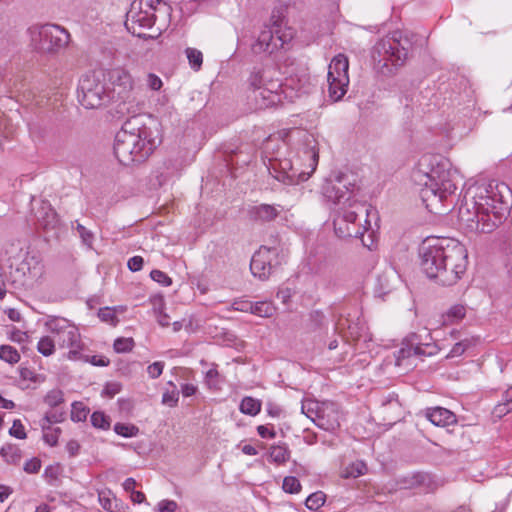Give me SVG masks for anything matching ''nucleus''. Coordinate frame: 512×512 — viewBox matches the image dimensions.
I'll return each mask as SVG.
<instances>
[{
    "instance_id": "obj_1",
    "label": "nucleus",
    "mask_w": 512,
    "mask_h": 512,
    "mask_svg": "<svg viewBox=\"0 0 512 512\" xmlns=\"http://www.w3.org/2000/svg\"><path fill=\"white\" fill-rule=\"evenodd\" d=\"M289 140L293 141V146L280 136L268 137L263 143V154L273 178L287 185H295L308 180L315 172L319 143L316 135L301 130H293Z\"/></svg>"
},
{
    "instance_id": "obj_2",
    "label": "nucleus",
    "mask_w": 512,
    "mask_h": 512,
    "mask_svg": "<svg viewBox=\"0 0 512 512\" xmlns=\"http://www.w3.org/2000/svg\"><path fill=\"white\" fill-rule=\"evenodd\" d=\"M512 190L499 180H481L468 188L458 217L469 229L491 233L507 218Z\"/></svg>"
},
{
    "instance_id": "obj_3",
    "label": "nucleus",
    "mask_w": 512,
    "mask_h": 512,
    "mask_svg": "<svg viewBox=\"0 0 512 512\" xmlns=\"http://www.w3.org/2000/svg\"><path fill=\"white\" fill-rule=\"evenodd\" d=\"M419 256L427 277L445 286L457 283L468 266L466 247L453 238H426L419 248Z\"/></svg>"
},
{
    "instance_id": "obj_4",
    "label": "nucleus",
    "mask_w": 512,
    "mask_h": 512,
    "mask_svg": "<svg viewBox=\"0 0 512 512\" xmlns=\"http://www.w3.org/2000/svg\"><path fill=\"white\" fill-rule=\"evenodd\" d=\"M412 180L422 186L421 198L434 213H442L439 205L452 198L461 180L457 169L440 155H423L412 172Z\"/></svg>"
},
{
    "instance_id": "obj_5",
    "label": "nucleus",
    "mask_w": 512,
    "mask_h": 512,
    "mask_svg": "<svg viewBox=\"0 0 512 512\" xmlns=\"http://www.w3.org/2000/svg\"><path fill=\"white\" fill-rule=\"evenodd\" d=\"M324 195L334 204L339 206V214L334 219V229L341 237L361 238L362 243L370 248L364 240V234L373 231L371 221L377 226L378 216L376 210L356 198L355 192L346 188L343 190L338 185H326Z\"/></svg>"
},
{
    "instance_id": "obj_6",
    "label": "nucleus",
    "mask_w": 512,
    "mask_h": 512,
    "mask_svg": "<svg viewBox=\"0 0 512 512\" xmlns=\"http://www.w3.org/2000/svg\"><path fill=\"white\" fill-rule=\"evenodd\" d=\"M157 123L143 122L142 117H133L126 121L117 132L114 142V154L123 165L146 160L160 144Z\"/></svg>"
},
{
    "instance_id": "obj_7",
    "label": "nucleus",
    "mask_w": 512,
    "mask_h": 512,
    "mask_svg": "<svg viewBox=\"0 0 512 512\" xmlns=\"http://www.w3.org/2000/svg\"><path fill=\"white\" fill-rule=\"evenodd\" d=\"M102 77L107 82V89L112 104H115L120 113L134 112L136 103L135 85L130 72L123 67L112 68Z\"/></svg>"
},
{
    "instance_id": "obj_8",
    "label": "nucleus",
    "mask_w": 512,
    "mask_h": 512,
    "mask_svg": "<svg viewBox=\"0 0 512 512\" xmlns=\"http://www.w3.org/2000/svg\"><path fill=\"white\" fill-rule=\"evenodd\" d=\"M44 327L55 339L60 349H66L65 357L71 361L83 358L85 343L78 327L63 317L50 316L44 322Z\"/></svg>"
},
{
    "instance_id": "obj_9",
    "label": "nucleus",
    "mask_w": 512,
    "mask_h": 512,
    "mask_svg": "<svg viewBox=\"0 0 512 512\" xmlns=\"http://www.w3.org/2000/svg\"><path fill=\"white\" fill-rule=\"evenodd\" d=\"M407 59V50L394 37L378 41L372 50V60L375 68L383 75H391L402 66Z\"/></svg>"
},
{
    "instance_id": "obj_10",
    "label": "nucleus",
    "mask_w": 512,
    "mask_h": 512,
    "mask_svg": "<svg viewBox=\"0 0 512 512\" xmlns=\"http://www.w3.org/2000/svg\"><path fill=\"white\" fill-rule=\"evenodd\" d=\"M249 98L258 109L281 103V83L274 80L269 71L252 73L248 79Z\"/></svg>"
},
{
    "instance_id": "obj_11",
    "label": "nucleus",
    "mask_w": 512,
    "mask_h": 512,
    "mask_svg": "<svg viewBox=\"0 0 512 512\" xmlns=\"http://www.w3.org/2000/svg\"><path fill=\"white\" fill-rule=\"evenodd\" d=\"M78 100L86 109L112 104L102 72L84 75L78 86Z\"/></svg>"
},
{
    "instance_id": "obj_12",
    "label": "nucleus",
    "mask_w": 512,
    "mask_h": 512,
    "mask_svg": "<svg viewBox=\"0 0 512 512\" xmlns=\"http://www.w3.org/2000/svg\"><path fill=\"white\" fill-rule=\"evenodd\" d=\"M29 33L32 46L40 53H56L69 42V33L55 24L33 26Z\"/></svg>"
},
{
    "instance_id": "obj_13",
    "label": "nucleus",
    "mask_w": 512,
    "mask_h": 512,
    "mask_svg": "<svg viewBox=\"0 0 512 512\" xmlns=\"http://www.w3.org/2000/svg\"><path fill=\"white\" fill-rule=\"evenodd\" d=\"M301 409L308 418L323 430L334 431L340 426L341 415L338 406L334 402L305 399L302 402Z\"/></svg>"
},
{
    "instance_id": "obj_14",
    "label": "nucleus",
    "mask_w": 512,
    "mask_h": 512,
    "mask_svg": "<svg viewBox=\"0 0 512 512\" xmlns=\"http://www.w3.org/2000/svg\"><path fill=\"white\" fill-rule=\"evenodd\" d=\"M349 62L344 54L336 55L330 62L327 74L328 96L333 102L340 101L349 86Z\"/></svg>"
},
{
    "instance_id": "obj_15",
    "label": "nucleus",
    "mask_w": 512,
    "mask_h": 512,
    "mask_svg": "<svg viewBox=\"0 0 512 512\" xmlns=\"http://www.w3.org/2000/svg\"><path fill=\"white\" fill-rule=\"evenodd\" d=\"M160 0H134L127 13L126 26L136 33V26L151 28L156 21L155 12Z\"/></svg>"
},
{
    "instance_id": "obj_16",
    "label": "nucleus",
    "mask_w": 512,
    "mask_h": 512,
    "mask_svg": "<svg viewBox=\"0 0 512 512\" xmlns=\"http://www.w3.org/2000/svg\"><path fill=\"white\" fill-rule=\"evenodd\" d=\"M293 38L291 29L281 32L279 29L273 31L265 29L261 31L256 43L253 46L255 52L273 53L274 51L283 48Z\"/></svg>"
},
{
    "instance_id": "obj_17",
    "label": "nucleus",
    "mask_w": 512,
    "mask_h": 512,
    "mask_svg": "<svg viewBox=\"0 0 512 512\" xmlns=\"http://www.w3.org/2000/svg\"><path fill=\"white\" fill-rule=\"evenodd\" d=\"M277 254V249L261 246L251 259L250 270L252 274L260 280H266L271 274L273 261Z\"/></svg>"
},
{
    "instance_id": "obj_18",
    "label": "nucleus",
    "mask_w": 512,
    "mask_h": 512,
    "mask_svg": "<svg viewBox=\"0 0 512 512\" xmlns=\"http://www.w3.org/2000/svg\"><path fill=\"white\" fill-rule=\"evenodd\" d=\"M425 354L426 351L423 346L403 342L402 347L396 354V365L404 371L412 370L417 366L418 359Z\"/></svg>"
},
{
    "instance_id": "obj_19",
    "label": "nucleus",
    "mask_w": 512,
    "mask_h": 512,
    "mask_svg": "<svg viewBox=\"0 0 512 512\" xmlns=\"http://www.w3.org/2000/svg\"><path fill=\"white\" fill-rule=\"evenodd\" d=\"M18 271L24 275L27 274L26 279L22 283L23 286L32 287L44 276V264L35 256L26 257L21 263Z\"/></svg>"
},
{
    "instance_id": "obj_20",
    "label": "nucleus",
    "mask_w": 512,
    "mask_h": 512,
    "mask_svg": "<svg viewBox=\"0 0 512 512\" xmlns=\"http://www.w3.org/2000/svg\"><path fill=\"white\" fill-rule=\"evenodd\" d=\"M282 212L280 205L272 204H256L248 209L249 218L252 221L260 223H268L274 221Z\"/></svg>"
},
{
    "instance_id": "obj_21",
    "label": "nucleus",
    "mask_w": 512,
    "mask_h": 512,
    "mask_svg": "<svg viewBox=\"0 0 512 512\" xmlns=\"http://www.w3.org/2000/svg\"><path fill=\"white\" fill-rule=\"evenodd\" d=\"M98 501L101 507L108 512H125L124 504L108 488L98 490Z\"/></svg>"
},
{
    "instance_id": "obj_22",
    "label": "nucleus",
    "mask_w": 512,
    "mask_h": 512,
    "mask_svg": "<svg viewBox=\"0 0 512 512\" xmlns=\"http://www.w3.org/2000/svg\"><path fill=\"white\" fill-rule=\"evenodd\" d=\"M427 418L436 426H448L456 422L455 415L446 408L435 407L427 411Z\"/></svg>"
},
{
    "instance_id": "obj_23",
    "label": "nucleus",
    "mask_w": 512,
    "mask_h": 512,
    "mask_svg": "<svg viewBox=\"0 0 512 512\" xmlns=\"http://www.w3.org/2000/svg\"><path fill=\"white\" fill-rule=\"evenodd\" d=\"M37 217L43 228L46 230L55 229L59 224L56 212L48 203L42 204Z\"/></svg>"
},
{
    "instance_id": "obj_24",
    "label": "nucleus",
    "mask_w": 512,
    "mask_h": 512,
    "mask_svg": "<svg viewBox=\"0 0 512 512\" xmlns=\"http://www.w3.org/2000/svg\"><path fill=\"white\" fill-rule=\"evenodd\" d=\"M467 313V307L463 304L452 305L445 313L442 314L443 325H453L462 321Z\"/></svg>"
},
{
    "instance_id": "obj_25",
    "label": "nucleus",
    "mask_w": 512,
    "mask_h": 512,
    "mask_svg": "<svg viewBox=\"0 0 512 512\" xmlns=\"http://www.w3.org/2000/svg\"><path fill=\"white\" fill-rule=\"evenodd\" d=\"M399 276L396 271L389 269L378 277V287L380 294H387L392 291L399 283Z\"/></svg>"
},
{
    "instance_id": "obj_26",
    "label": "nucleus",
    "mask_w": 512,
    "mask_h": 512,
    "mask_svg": "<svg viewBox=\"0 0 512 512\" xmlns=\"http://www.w3.org/2000/svg\"><path fill=\"white\" fill-rule=\"evenodd\" d=\"M347 336L351 337L359 344L361 341L364 343L371 342L372 337L367 331L366 327L360 323H351L347 327Z\"/></svg>"
},
{
    "instance_id": "obj_27",
    "label": "nucleus",
    "mask_w": 512,
    "mask_h": 512,
    "mask_svg": "<svg viewBox=\"0 0 512 512\" xmlns=\"http://www.w3.org/2000/svg\"><path fill=\"white\" fill-rule=\"evenodd\" d=\"M367 472L366 464L361 460H356L346 466H342L340 470V476L342 478H357L364 475Z\"/></svg>"
},
{
    "instance_id": "obj_28",
    "label": "nucleus",
    "mask_w": 512,
    "mask_h": 512,
    "mask_svg": "<svg viewBox=\"0 0 512 512\" xmlns=\"http://www.w3.org/2000/svg\"><path fill=\"white\" fill-rule=\"evenodd\" d=\"M125 311L126 308L124 306L104 307L98 311V317L102 322L115 326L118 323L117 314L124 313Z\"/></svg>"
},
{
    "instance_id": "obj_29",
    "label": "nucleus",
    "mask_w": 512,
    "mask_h": 512,
    "mask_svg": "<svg viewBox=\"0 0 512 512\" xmlns=\"http://www.w3.org/2000/svg\"><path fill=\"white\" fill-rule=\"evenodd\" d=\"M36 349L44 357L52 356L56 352V342L54 337L51 334L40 337L37 342Z\"/></svg>"
},
{
    "instance_id": "obj_30",
    "label": "nucleus",
    "mask_w": 512,
    "mask_h": 512,
    "mask_svg": "<svg viewBox=\"0 0 512 512\" xmlns=\"http://www.w3.org/2000/svg\"><path fill=\"white\" fill-rule=\"evenodd\" d=\"M262 403L253 397H244L240 402L239 409L243 414L256 416L261 411Z\"/></svg>"
},
{
    "instance_id": "obj_31",
    "label": "nucleus",
    "mask_w": 512,
    "mask_h": 512,
    "mask_svg": "<svg viewBox=\"0 0 512 512\" xmlns=\"http://www.w3.org/2000/svg\"><path fill=\"white\" fill-rule=\"evenodd\" d=\"M0 455L9 464H18L22 458L20 448L12 444L3 446L0 450Z\"/></svg>"
},
{
    "instance_id": "obj_32",
    "label": "nucleus",
    "mask_w": 512,
    "mask_h": 512,
    "mask_svg": "<svg viewBox=\"0 0 512 512\" xmlns=\"http://www.w3.org/2000/svg\"><path fill=\"white\" fill-rule=\"evenodd\" d=\"M185 55L190 68L195 72L200 71L203 64V53L196 48L188 47L185 49Z\"/></svg>"
},
{
    "instance_id": "obj_33",
    "label": "nucleus",
    "mask_w": 512,
    "mask_h": 512,
    "mask_svg": "<svg viewBox=\"0 0 512 512\" xmlns=\"http://www.w3.org/2000/svg\"><path fill=\"white\" fill-rule=\"evenodd\" d=\"M289 456V450L284 445H273L269 450V459L278 465L284 464Z\"/></svg>"
},
{
    "instance_id": "obj_34",
    "label": "nucleus",
    "mask_w": 512,
    "mask_h": 512,
    "mask_svg": "<svg viewBox=\"0 0 512 512\" xmlns=\"http://www.w3.org/2000/svg\"><path fill=\"white\" fill-rule=\"evenodd\" d=\"M275 306L268 301H261L252 304V314L260 317H271L275 313Z\"/></svg>"
},
{
    "instance_id": "obj_35",
    "label": "nucleus",
    "mask_w": 512,
    "mask_h": 512,
    "mask_svg": "<svg viewBox=\"0 0 512 512\" xmlns=\"http://www.w3.org/2000/svg\"><path fill=\"white\" fill-rule=\"evenodd\" d=\"M0 359L9 363L16 364L20 361V354L16 348L10 345L0 346Z\"/></svg>"
},
{
    "instance_id": "obj_36",
    "label": "nucleus",
    "mask_w": 512,
    "mask_h": 512,
    "mask_svg": "<svg viewBox=\"0 0 512 512\" xmlns=\"http://www.w3.org/2000/svg\"><path fill=\"white\" fill-rule=\"evenodd\" d=\"M89 410L82 402H74L71 407V420L81 422L87 418Z\"/></svg>"
},
{
    "instance_id": "obj_37",
    "label": "nucleus",
    "mask_w": 512,
    "mask_h": 512,
    "mask_svg": "<svg viewBox=\"0 0 512 512\" xmlns=\"http://www.w3.org/2000/svg\"><path fill=\"white\" fill-rule=\"evenodd\" d=\"M325 503V494L323 492H315L309 495L305 501V505L309 510L316 511Z\"/></svg>"
},
{
    "instance_id": "obj_38",
    "label": "nucleus",
    "mask_w": 512,
    "mask_h": 512,
    "mask_svg": "<svg viewBox=\"0 0 512 512\" xmlns=\"http://www.w3.org/2000/svg\"><path fill=\"white\" fill-rule=\"evenodd\" d=\"M44 402L49 407H57L64 402V394L60 389L50 390L44 397Z\"/></svg>"
},
{
    "instance_id": "obj_39",
    "label": "nucleus",
    "mask_w": 512,
    "mask_h": 512,
    "mask_svg": "<svg viewBox=\"0 0 512 512\" xmlns=\"http://www.w3.org/2000/svg\"><path fill=\"white\" fill-rule=\"evenodd\" d=\"M114 431L118 435L126 438L135 437L139 433V429L135 425L123 423H116L114 426Z\"/></svg>"
},
{
    "instance_id": "obj_40",
    "label": "nucleus",
    "mask_w": 512,
    "mask_h": 512,
    "mask_svg": "<svg viewBox=\"0 0 512 512\" xmlns=\"http://www.w3.org/2000/svg\"><path fill=\"white\" fill-rule=\"evenodd\" d=\"M61 434V429L58 427H47L43 430V440L51 447L57 445L58 439Z\"/></svg>"
},
{
    "instance_id": "obj_41",
    "label": "nucleus",
    "mask_w": 512,
    "mask_h": 512,
    "mask_svg": "<svg viewBox=\"0 0 512 512\" xmlns=\"http://www.w3.org/2000/svg\"><path fill=\"white\" fill-rule=\"evenodd\" d=\"M282 488L286 493L296 494L301 490V484L296 477L287 476L283 479Z\"/></svg>"
},
{
    "instance_id": "obj_42",
    "label": "nucleus",
    "mask_w": 512,
    "mask_h": 512,
    "mask_svg": "<svg viewBox=\"0 0 512 512\" xmlns=\"http://www.w3.org/2000/svg\"><path fill=\"white\" fill-rule=\"evenodd\" d=\"M169 384L173 387V390L163 393L162 403L169 407H175L179 400V392L176 390V386L173 382H169Z\"/></svg>"
},
{
    "instance_id": "obj_43",
    "label": "nucleus",
    "mask_w": 512,
    "mask_h": 512,
    "mask_svg": "<svg viewBox=\"0 0 512 512\" xmlns=\"http://www.w3.org/2000/svg\"><path fill=\"white\" fill-rule=\"evenodd\" d=\"M91 423L94 427L106 430L110 427V420L103 412H94L91 415Z\"/></svg>"
},
{
    "instance_id": "obj_44",
    "label": "nucleus",
    "mask_w": 512,
    "mask_h": 512,
    "mask_svg": "<svg viewBox=\"0 0 512 512\" xmlns=\"http://www.w3.org/2000/svg\"><path fill=\"white\" fill-rule=\"evenodd\" d=\"M205 383L209 389L218 390L220 388L219 373L217 369L211 368L206 372Z\"/></svg>"
},
{
    "instance_id": "obj_45",
    "label": "nucleus",
    "mask_w": 512,
    "mask_h": 512,
    "mask_svg": "<svg viewBox=\"0 0 512 512\" xmlns=\"http://www.w3.org/2000/svg\"><path fill=\"white\" fill-rule=\"evenodd\" d=\"M134 341L132 338H118L114 342V349L118 353H125L132 350Z\"/></svg>"
},
{
    "instance_id": "obj_46",
    "label": "nucleus",
    "mask_w": 512,
    "mask_h": 512,
    "mask_svg": "<svg viewBox=\"0 0 512 512\" xmlns=\"http://www.w3.org/2000/svg\"><path fill=\"white\" fill-rule=\"evenodd\" d=\"M150 277L155 282H157L163 286H166V287L170 286L172 284L171 278L161 270H157V269L152 270L150 273Z\"/></svg>"
},
{
    "instance_id": "obj_47",
    "label": "nucleus",
    "mask_w": 512,
    "mask_h": 512,
    "mask_svg": "<svg viewBox=\"0 0 512 512\" xmlns=\"http://www.w3.org/2000/svg\"><path fill=\"white\" fill-rule=\"evenodd\" d=\"M9 434L17 439H25L27 437L25 428L19 419L13 421Z\"/></svg>"
},
{
    "instance_id": "obj_48",
    "label": "nucleus",
    "mask_w": 512,
    "mask_h": 512,
    "mask_svg": "<svg viewBox=\"0 0 512 512\" xmlns=\"http://www.w3.org/2000/svg\"><path fill=\"white\" fill-rule=\"evenodd\" d=\"M78 361L87 362L99 367H104L109 364V360L107 358L99 355L88 356L83 354V358L79 359Z\"/></svg>"
},
{
    "instance_id": "obj_49",
    "label": "nucleus",
    "mask_w": 512,
    "mask_h": 512,
    "mask_svg": "<svg viewBox=\"0 0 512 512\" xmlns=\"http://www.w3.org/2000/svg\"><path fill=\"white\" fill-rule=\"evenodd\" d=\"M178 509V504L174 500L164 499L157 504V512H175Z\"/></svg>"
},
{
    "instance_id": "obj_50",
    "label": "nucleus",
    "mask_w": 512,
    "mask_h": 512,
    "mask_svg": "<svg viewBox=\"0 0 512 512\" xmlns=\"http://www.w3.org/2000/svg\"><path fill=\"white\" fill-rule=\"evenodd\" d=\"M150 302L152 304L153 313H154L155 317L157 315H161L162 313H164L165 303H164V299L162 296H160V295L153 296L150 298Z\"/></svg>"
},
{
    "instance_id": "obj_51",
    "label": "nucleus",
    "mask_w": 512,
    "mask_h": 512,
    "mask_svg": "<svg viewBox=\"0 0 512 512\" xmlns=\"http://www.w3.org/2000/svg\"><path fill=\"white\" fill-rule=\"evenodd\" d=\"M40 468H41V461H40V459H38L36 457L27 460L23 467L24 471L28 474L37 473V472H39Z\"/></svg>"
},
{
    "instance_id": "obj_52",
    "label": "nucleus",
    "mask_w": 512,
    "mask_h": 512,
    "mask_svg": "<svg viewBox=\"0 0 512 512\" xmlns=\"http://www.w3.org/2000/svg\"><path fill=\"white\" fill-rule=\"evenodd\" d=\"M79 236L81 237L84 244L91 246L93 235L92 233L86 229L82 224L78 223L76 227Z\"/></svg>"
},
{
    "instance_id": "obj_53",
    "label": "nucleus",
    "mask_w": 512,
    "mask_h": 512,
    "mask_svg": "<svg viewBox=\"0 0 512 512\" xmlns=\"http://www.w3.org/2000/svg\"><path fill=\"white\" fill-rule=\"evenodd\" d=\"M163 368H164V363L157 361L148 366L147 372L151 378L155 379V378H158L162 374Z\"/></svg>"
},
{
    "instance_id": "obj_54",
    "label": "nucleus",
    "mask_w": 512,
    "mask_h": 512,
    "mask_svg": "<svg viewBox=\"0 0 512 512\" xmlns=\"http://www.w3.org/2000/svg\"><path fill=\"white\" fill-rule=\"evenodd\" d=\"M121 391V385L117 382L107 383L103 389L104 396L113 397Z\"/></svg>"
},
{
    "instance_id": "obj_55",
    "label": "nucleus",
    "mask_w": 512,
    "mask_h": 512,
    "mask_svg": "<svg viewBox=\"0 0 512 512\" xmlns=\"http://www.w3.org/2000/svg\"><path fill=\"white\" fill-rule=\"evenodd\" d=\"M252 302L250 301H246V300H241V301H236L232 304V308L236 311H241V312H249L251 313L252 312Z\"/></svg>"
},
{
    "instance_id": "obj_56",
    "label": "nucleus",
    "mask_w": 512,
    "mask_h": 512,
    "mask_svg": "<svg viewBox=\"0 0 512 512\" xmlns=\"http://www.w3.org/2000/svg\"><path fill=\"white\" fill-rule=\"evenodd\" d=\"M162 80L155 74H149L147 77V85L150 89L157 91L162 87Z\"/></svg>"
},
{
    "instance_id": "obj_57",
    "label": "nucleus",
    "mask_w": 512,
    "mask_h": 512,
    "mask_svg": "<svg viewBox=\"0 0 512 512\" xmlns=\"http://www.w3.org/2000/svg\"><path fill=\"white\" fill-rule=\"evenodd\" d=\"M143 258L141 256H134L128 260V268L133 271H139L142 269L143 266Z\"/></svg>"
},
{
    "instance_id": "obj_58",
    "label": "nucleus",
    "mask_w": 512,
    "mask_h": 512,
    "mask_svg": "<svg viewBox=\"0 0 512 512\" xmlns=\"http://www.w3.org/2000/svg\"><path fill=\"white\" fill-rule=\"evenodd\" d=\"M466 348L467 344L465 342H458L453 346L448 357H458L464 353Z\"/></svg>"
},
{
    "instance_id": "obj_59",
    "label": "nucleus",
    "mask_w": 512,
    "mask_h": 512,
    "mask_svg": "<svg viewBox=\"0 0 512 512\" xmlns=\"http://www.w3.org/2000/svg\"><path fill=\"white\" fill-rule=\"evenodd\" d=\"M197 392V386L191 383L181 385V393L184 397H190Z\"/></svg>"
},
{
    "instance_id": "obj_60",
    "label": "nucleus",
    "mask_w": 512,
    "mask_h": 512,
    "mask_svg": "<svg viewBox=\"0 0 512 512\" xmlns=\"http://www.w3.org/2000/svg\"><path fill=\"white\" fill-rule=\"evenodd\" d=\"M257 432L262 438H270L273 439L276 437V433L274 430L269 429L264 425H260L257 427Z\"/></svg>"
},
{
    "instance_id": "obj_61",
    "label": "nucleus",
    "mask_w": 512,
    "mask_h": 512,
    "mask_svg": "<svg viewBox=\"0 0 512 512\" xmlns=\"http://www.w3.org/2000/svg\"><path fill=\"white\" fill-rule=\"evenodd\" d=\"M292 296V291L290 288H281L277 292V298L282 301V303L286 304L290 300Z\"/></svg>"
},
{
    "instance_id": "obj_62",
    "label": "nucleus",
    "mask_w": 512,
    "mask_h": 512,
    "mask_svg": "<svg viewBox=\"0 0 512 512\" xmlns=\"http://www.w3.org/2000/svg\"><path fill=\"white\" fill-rule=\"evenodd\" d=\"M510 410H512V406L509 403L505 402L495 407L494 414L501 417L502 415L508 413Z\"/></svg>"
},
{
    "instance_id": "obj_63",
    "label": "nucleus",
    "mask_w": 512,
    "mask_h": 512,
    "mask_svg": "<svg viewBox=\"0 0 512 512\" xmlns=\"http://www.w3.org/2000/svg\"><path fill=\"white\" fill-rule=\"evenodd\" d=\"M80 449V445L76 440H70L66 445V450L70 454V456H75L78 454Z\"/></svg>"
},
{
    "instance_id": "obj_64",
    "label": "nucleus",
    "mask_w": 512,
    "mask_h": 512,
    "mask_svg": "<svg viewBox=\"0 0 512 512\" xmlns=\"http://www.w3.org/2000/svg\"><path fill=\"white\" fill-rule=\"evenodd\" d=\"M20 377L23 380H29V381H36V375L33 371H31L28 368H21L20 369Z\"/></svg>"
}]
</instances>
